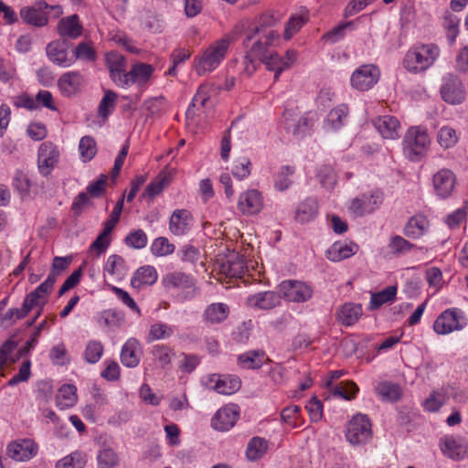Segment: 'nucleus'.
<instances>
[{
    "label": "nucleus",
    "instance_id": "f257e3e1",
    "mask_svg": "<svg viewBox=\"0 0 468 468\" xmlns=\"http://www.w3.org/2000/svg\"><path fill=\"white\" fill-rule=\"evenodd\" d=\"M439 55L440 48L434 44H416L406 53L404 67L413 73L424 71L434 64Z\"/></svg>",
    "mask_w": 468,
    "mask_h": 468
},
{
    "label": "nucleus",
    "instance_id": "f03ea898",
    "mask_svg": "<svg viewBox=\"0 0 468 468\" xmlns=\"http://www.w3.org/2000/svg\"><path fill=\"white\" fill-rule=\"evenodd\" d=\"M229 47V39L221 38L205 48L194 59V69L197 75L203 76L215 70L225 58Z\"/></svg>",
    "mask_w": 468,
    "mask_h": 468
},
{
    "label": "nucleus",
    "instance_id": "7ed1b4c3",
    "mask_svg": "<svg viewBox=\"0 0 468 468\" xmlns=\"http://www.w3.org/2000/svg\"><path fill=\"white\" fill-rule=\"evenodd\" d=\"M402 144L406 158L411 162H420L430 149L431 139L425 128L412 126L406 132Z\"/></svg>",
    "mask_w": 468,
    "mask_h": 468
},
{
    "label": "nucleus",
    "instance_id": "20e7f679",
    "mask_svg": "<svg viewBox=\"0 0 468 468\" xmlns=\"http://www.w3.org/2000/svg\"><path fill=\"white\" fill-rule=\"evenodd\" d=\"M316 120V114L311 112L298 117L292 111H286L282 122L289 133L294 136H304L309 133Z\"/></svg>",
    "mask_w": 468,
    "mask_h": 468
},
{
    "label": "nucleus",
    "instance_id": "39448f33",
    "mask_svg": "<svg viewBox=\"0 0 468 468\" xmlns=\"http://www.w3.org/2000/svg\"><path fill=\"white\" fill-rule=\"evenodd\" d=\"M371 436V422L367 415L356 414L348 422L346 437L351 444H365L370 440Z\"/></svg>",
    "mask_w": 468,
    "mask_h": 468
},
{
    "label": "nucleus",
    "instance_id": "423d86ee",
    "mask_svg": "<svg viewBox=\"0 0 468 468\" xmlns=\"http://www.w3.org/2000/svg\"><path fill=\"white\" fill-rule=\"evenodd\" d=\"M465 324L462 311L455 308L447 309L437 317L433 324V329L439 335H447L463 329Z\"/></svg>",
    "mask_w": 468,
    "mask_h": 468
},
{
    "label": "nucleus",
    "instance_id": "0eeeda50",
    "mask_svg": "<svg viewBox=\"0 0 468 468\" xmlns=\"http://www.w3.org/2000/svg\"><path fill=\"white\" fill-rule=\"evenodd\" d=\"M313 288L300 281L287 280L279 285V293L287 301L292 303H304L313 296Z\"/></svg>",
    "mask_w": 468,
    "mask_h": 468
},
{
    "label": "nucleus",
    "instance_id": "6e6552de",
    "mask_svg": "<svg viewBox=\"0 0 468 468\" xmlns=\"http://www.w3.org/2000/svg\"><path fill=\"white\" fill-rule=\"evenodd\" d=\"M383 199V193L379 190L364 193L351 201L349 209L356 216L362 217L378 209Z\"/></svg>",
    "mask_w": 468,
    "mask_h": 468
},
{
    "label": "nucleus",
    "instance_id": "1a4fd4ad",
    "mask_svg": "<svg viewBox=\"0 0 468 468\" xmlns=\"http://www.w3.org/2000/svg\"><path fill=\"white\" fill-rule=\"evenodd\" d=\"M380 70L373 64L362 65L351 76V85L361 91L370 90L379 80Z\"/></svg>",
    "mask_w": 468,
    "mask_h": 468
},
{
    "label": "nucleus",
    "instance_id": "9d476101",
    "mask_svg": "<svg viewBox=\"0 0 468 468\" xmlns=\"http://www.w3.org/2000/svg\"><path fill=\"white\" fill-rule=\"evenodd\" d=\"M162 282L167 290L182 291L180 298L186 300L195 294L193 279L181 271H174L164 276Z\"/></svg>",
    "mask_w": 468,
    "mask_h": 468
},
{
    "label": "nucleus",
    "instance_id": "9b49d317",
    "mask_svg": "<svg viewBox=\"0 0 468 468\" xmlns=\"http://www.w3.org/2000/svg\"><path fill=\"white\" fill-rule=\"evenodd\" d=\"M456 176L447 168L440 169L432 176V186L435 195L441 199L448 198L453 192Z\"/></svg>",
    "mask_w": 468,
    "mask_h": 468
},
{
    "label": "nucleus",
    "instance_id": "f8f14e48",
    "mask_svg": "<svg viewBox=\"0 0 468 468\" xmlns=\"http://www.w3.org/2000/svg\"><path fill=\"white\" fill-rule=\"evenodd\" d=\"M442 99L451 104H459L464 100V90L460 79L453 74H447L442 79L441 87Z\"/></svg>",
    "mask_w": 468,
    "mask_h": 468
},
{
    "label": "nucleus",
    "instance_id": "ddd939ff",
    "mask_svg": "<svg viewBox=\"0 0 468 468\" xmlns=\"http://www.w3.org/2000/svg\"><path fill=\"white\" fill-rule=\"evenodd\" d=\"M204 384L218 394L230 395L239 389L241 383L237 377L212 374L206 378Z\"/></svg>",
    "mask_w": 468,
    "mask_h": 468
},
{
    "label": "nucleus",
    "instance_id": "4468645a",
    "mask_svg": "<svg viewBox=\"0 0 468 468\" xmlns=\"http://www.w3.org/2000/svg\"><path fill=\"white\" fill-rule=\"evenodd\" d=\"M106 65L112 80L119 87L127 88L125 58L117 52H109L106 55Z\"/></svg>",
    "mask_w": 468,
    "mask_h": 468
},
{
    "label": "nucleus",
    "instance_id": "2eb2a0df",
    "mask_svg": "<svg viewBox=\"0 0 468 468\" xmlns=\"http://www.w3.org/2000/svg\"><path fill=\"white\" fill-rule=\"evenodd\" d=\"M442 453L452 460H462L466 456L468 443L460 436H444L440 440Z\"/></svg>",
    "mask_w": 468,
    "mask_h": 468
},
{
    "label": "nucleus",
    "instance_id": "dca6fc26",
    "mask_svg": "<svg viewBox=\"0 0 468 468\" xmlns=\"http://www.w3.org/2000/svg\"><path fill=\"white\" fill-rule=\"evenodd\" d=\"M239 415V407L234 404L226 405L220 408L211 420L213 429L220 431H226L231 429Z\"/></svg>",
    "mask_w": 468,
    "mask_h": 468
},
{
    "label": "nucleus",
    "instance_id": "f3484780",
    "mask_svg": "<svg viewBox=\"0 0 468 468\" xmlns=\"http://www.w3.org/2000/svg\"><path fill=\"white\" fill-rule=\"evenodd\" d=\"M58 151L50 142H45L38 148L37 166L41 175L50 174L58 160Z\"/></svg>",
    "mask_w": 468,
    "mask_h": 468
},
{
    "label": "nucleus",
    "instance_id": "a211bd4d",
    "mask_svg": "<svg viewBox=\"0 0 468 468\" xmlns=\"http://www.w3.org/2000/svg\"><path fill=\"white\" fill-rule=\"evenodd\" d=\"M37 452V445L29 439L16 441L7 446V455L16 462L32 459Z\"/></svg>",
    "mask_w": 468,
    "mask_h": 468
},
{
    "label": "nucleus",
    "instance_id": "6ab92c4d",
    "mask_svg": "<svg viewBox=\"0 0 468 468\" xmlns=\"http://www.w3.org/2000/svg\"><path fill=\"white\" fill-rule=\"evenodd\" d=\"M262 207V196L258 190L250 189L239 195L238 208L243 215L258 214Z\"/></svg>",
    "mask_w": 468,
    "mask_h": 468
},
{
    "label": "nucleus",
    "instance_id": "aec40b11",
    "mask_svg": "<svg viewBox=\"0 0 468 468\" xmlns=\"http://www.w3.org/2000/svg\"><path fill=\"white\" fill-rule=\"evenodd\" d=\"M48 5L45 1L37 3L36 6H25L20 10V16L27 24L44 27L48 24Z\"/></svg>",
    "mask_w": 468,
    "mask_h": 468
},
{
    "label": "nucleus",
    "instance_id": "412c9836",
    "mask_svg": "<svg viewBox=\"0 0 468 468\" xmlns=\"http://www.w3.org/2000/svg\"><path fill=\"white\" fill-rule=\"evenodd\" d=\"M84 78L79 71H69L62 74L58 80V87L65 97H72L81 90Z\"/></svg>",
    "mask_w": 468,
    "mask_h": 468
},
{
    "label": "nucleus",
    "instance_id": "4be33fe9",
    "mask_svg": "<svg viewBox=\"0 0 468 468\" xmlns=\"http://www.w3.org/2000/svg\"><path fill=\"white\" fill-rule=\"evenodd\" d=\"M218 270L226 277L240 278L247 271V266L242 256L233 252L221 260Z\"/></svg>",
    "mask_w": 468,
    "mask_h": 468
},
{
    "label": "nucleus",
    "instance_id": "5701e85b",
    "mask_svg": "<svg viewBox=\"0 0 468 468\" xmlns=\"http://www.w3.org/2000/svg\"><path fill=\"white\" fill-rule=\"evenodd\" d=\"M69 45L65 39L50 42L46 48L48 58L60 67H69L74 62V58L68 56Z\"/></svg>",
    "mask_w": 468,
    "mask_h": 468
},
{
    "label": "nucleus",
    "instance_id": "b1692460",
    "mask_svg": "<svg viewBox=\"0 0 468 468\" xmlns=\"http://www.w3.org/2000/svg\"><path fill=\"white\" fill-rule=\"evenodd\" d=\"M193 217L186 209L175 210L169 219V229L176 236L186 234L192 228Z\"/></svg>",
    "mask_w": 468,
    "mask_h": 468
},
{
    "label": "nucleus",
    "instance_id": "393cba45",
    "mask_svg": "<svg viewBox=\"0 0 468 468\" xmlns=\"http://www.w3.org/2000/svg\"><path fill=\"white\" fill-rule=\"evenodd\" d=\"M358 250V245L355 242L336 241L325 251L326 258L334 262H338L355 255Z\"/></svg>",
    "mask_w": 468,
    "mask_h": 468
},
{
    "label": "nucleus",
    "instance_id": "a878e982",
    "mask_svg": "<svg viewBox=\"0 0 468 468\" xmlns=\"http://www.w3.org/2000/svg\"><path fill=\"white\" fill-rule=\"evenodd\" d=\"M376 129L385 139H397L400 134V123L397 118L389 115H384L374 121Z\"/></svg>",
    "mask_w": 468,
    "mask_h": 468
},
{
    "label": "nucleus",
    "instance_id": "bb28decb",
    "mask_svg": "<svg viewBox=\"0 0 468 468\" xmlns=\"http://www.w3.org/2000/svg\"><path fill=\"white\" fill-rule=\"evenodd\" d=\"M248 306L259 310H270L280 304V295L267 291L250 295L246 301Z\"/></svg>",
    "mask_w": 468,
    "mask_h": 468
},
{
    "label": "nucleus",
    "instance_id": "cd10ccee",
    "mask_svg": "<svg viewBox=\"0 0 468 468\" xmlns=\"http://www.w3.org/2000/svg\"><path fill=\"white\" fill-rule=\"evenodd\" d=\"M279 37L280 35L278 32L274 30H269L266 32L263 37L260 38L252 45L249 53L258 58L259 61H261L271 52L270 48L274 46L275 42L279 40Z\"/></svg>",
    "mask_w": 468,
    "mask_h": 468
},
{
    "label": "nucleus",
    "instance_id": "c85d7f7f",
    "mask_svg": "<svg viewBox=\"0 0 468 468\" xmlns=\"http://www.w3.org/2000/svg\"><path fill=\"white\" fill-rule=\"evenodd\" d=\"M430 222L421 214L412 216L403 228V234L412 239L421 238L429 229Z\"/></svg>",
    "mask_w": 468,
    "mask_h": 468
},
{
    "label": "nucleus",
    "instance_id": "c756f323",
    "mask_svg": "<svg viewBox=\"0 0 468 468\" xmlns=\"http://www.w3.org/2000/svg\"><path fill=\"white\" fill-rule=\"evenodd\" d=\"M154 73V68L150 64L136 63L132 66L131 69L126 73L127 87L131 84L144 85L148 82Z\"/></svg>",
    "mask_w": 468,
    "mask_h": 468
},
{
    "label": "nucleus",
    "instance_id": "7c9ffc66",
    "mask_svg": "<svg viewBox=\"0 0 468 468\" xmlns=\"http://www.w3.org/2000/svg\"><path fill=\"white\" fill-rule=\"evenodd\" d=\"M158 278L156 270L150 265L140 267L131 279V285L134 289L140 290L144 286L154 284Z\"/></svg>",
    "mask_w": 468,
    "mask_h": 468
},
{
    "label": "nucleus",
    "instance_id": "2f4dec72",
    "mask_svg": "<svg viewBox=\"0 0 468 468\" xmlns=\"http://www.w3.org/2000/svg\"><path fill=\"white\" fill-rule=\"evenodd\" d=\"M349 110L346 104H339L332 109L324 121V126L332 131H337L342 128L348 118Z\"/></svg>",
    "mask_w": 468,
    "mask_h": 468
},
{
    "label": "nucleus",
    "instance_id": "473e14b6",
    "mask_svg": "<svg viewBox=\"0 0 468 468\" xmlns=\"http://www.w3.org/2000/svg\"><path fill=\"white\" fill-rule=\"evenodd\" d=\"M318 214V202L314 197H307L302 201L295 211V220L304 224L312 221Z\"/></svg>",
    "mask_w": 468,
    "mask_h": 468
},
{
    "label": "nucleus",
    "instance_id": "72a5a7b5",
    "mask_svg": "<svg viewBox=\"0 0 468 468\" xmlns=\"http://www.w3.org/2000/svg\"><path fill=\"white\" fill-rule=\"evenodd\" d=\"M140 344L134 338H130L122 346L121 351V362L127 367H135L140 362Z\"/></svg>",
    "mask_w": 468,
    "mask_h": 468
},
{
    "label": "nucleus",
    "instance_id": "f704fd0d",
    "mask_svg": "<svg viewBox=\"0 0 468 468\" xmlns=\"http://www.w3.org/2000/svg\"><path fill=\"white\" fill-rule=\"evenodd\" d=\"M362 314L361 304L347 303L342 305L338 310L337 319L342 324L350 326L358 321Z\"/></svg>",
    "mask_w": 468,
    "mask_h": 468
},
{
    "label": "nucleus",
    "instance_id": "c9c22d12",
    "mask_svg": "<svg viewBox=\"0 0 468 468\" xmlns=\"http://www.w3.org/2000/svg\"><path fill=\"white\" fill-rule=\"evenodd\" d=\"M267 360L262 350H250L238 356V364L245 369H258Z\"/></svg>",
    "mask_w": 468,
    "mask_h": 468
},
{
    "label": "nucleus",
    "instance_id": "e433bc0d",
    "mask_svg": "<svg viewBox=\"0 0 468 468\" xmlns=\"http://www.w3.org/2000/svg\"><path fill=\"white\" fill-rule=\"evenodd\" d=\"M58 29L61 37L74 39L81 35L82 27L79 23V16L73 15L61 19L58 25Z\"/></svg>",
    "mask_w": 468,
    "mask_h": 468
},
{
    "label": "nucleus",
    "instance_id": "4c0bfd02",
    "mask_svg": "<svg viewBox=\"0 0 468 468\" xmlns=\"http://www.w3.org/2000/svg\"><path fill=\"white\" fill-rule=\"evenodd\" d=\"M76 388L73 385H63L56 396V405L60 410L73 407L77 402Z\"/></svg>",
    "mask_w": 468,
    "mask_h": 468
},
{
    "label": "nucleus",
    "instance_id": "58836bf2",
    "mask_svg": "<svg viewBox=\"0 0 468 468\" xmlns=\"http://www.w3.org/2000/svg\"><path fill=\"white\" fill-rule=\"evenodd\" d=\"M268 450V441L261 437H253L248 442L246 449L247 459L250 462L261 459Z\"/></svg>",
    "mask_w": 468,
    "mask_h": 468
},
{
    "label": "nucleus",
    "instance_id": "ea45409f",
    "mask_svg": "<svg viewBox=\"0 0 468 468\" xmlns=\"http://www.w3.org/2000/svg\"><path fill=\"white\" fill-rule=\"evenodd\" d=\"M229 314V308L223 303H211L205 311V319L210 324H219L225 321Z\"/></svg>",
    "mask_w": 468,
    "mask_h": 468
},
{
    "label": "nucleus",
    "instance_id": "a19ab883",
    "mask_svg": "<svg viewBox=\"0 0 468 468\" xmlns=\"http://www.w3.org/2000/svg\"><path fill=\"white\" fill-rule=\"evenodd\" d=\"M277 21L278 17H276L273 13H263L259 17L257 25L246 31V41L251 40V38L259 33H263L265 28L273 27Z\"/></svg>",
    "mask_w": 468,
    "mask_h": 468
},
{
    "label": "nucleus",
    "instance_id": "79ce46f5",
    "mask_svg": "<svg viewBox=\"0 0 468 468\" xmlns=\"http://www.w3.org/2000/svg\"><path fill=\"white\" fill-rule=\"evenodd\" d=\"M175 333V327L165 323L157 322L153 324L146 337L147 342L167 339Z\"/></svg>",
    "mask_w": 468,
    "mask_h": 468
},
{
    "label": "nucleus",
    "instance_id": "37998d69",
    "mask_svg": "<svg viewBox=\"0 0 468 468\" xmlns=\"http://www.w3.org/2000/svg\"><path fill=\"white\" fill-rule=\"evenodd\" d=\"M261 63H263L266 66V69L270 71H274V80H277L279 79L280 74L287 68H289V63L283 62V58H282L278 53L271 51L267 57L261 60Z\"/></svg>",
    "mask_w": 468,
    "mask_h": 468
},
{
    "label": "nucleus",
    "instance_id": "c03bdc74",
    "mask_svg": "<svg viewBox=\"0 0 468 468\" xmlns=\"http://www.w3.org/2000/svg\"><path fill=\"white\" fill-rule=\"evenodd\" d=\"M397 294V288L395 286H388L384 290L371 294L370 308L378 309L384 303H392Z\"/></svg>",
    "mask_w": 468,
    "mask_h": 468
},
{
    "label": "nucleus",
    "instance_id": "a18cd8bd",
    "mask_svg": "<svg viewBox=\"0 0 468 468\" xmlns=\"http://www.w3.org/2000/svg\"><path fill=\"white\" fill-rule=\"evenodd\" d=\"M378 395L386 401H396L400 398V388L398 384L384 381L376 387Z\"/></svg>",
    "mask_w": 468,
    "mask_h": 468
},
{
    "label": "nucleus",
    "instance_id": "49530a36",
    "mask_svg": "<svg viewBox=\"0 0 468 468\" xmlns=\"http://www.w3.org/2000/svg\"><path fill=\"white\" fill-rule=\"evenodd\" d=\"M103 345L99 340H90L83 352V358L89 364L97 363L102 356Z\"/></svg>",
    "mask_w": 468,
    "mask_h": 468
},
{
    "label": "nucleus",
    "instance_id": "de8ad7c7",
    "mask_svg": "<svg viewBox=\"0 0 468 468\" xmlns=\"http://www.w3.org/2000/svg\"><path fill=\"white\" fill-rule=\"evenodd\" d=\"M295 169L293 166L291 165H284L282 166L280 171L275 176L274 180V186L275 188L279 191H284L288 189L292 184V181L291 179V176L294 174Z\"/></svg>",
    "mask_w": 468,
    "mask_h": 468
},
{
    "label": "nucleus",
    "instance_id": "09e8293b",
    "mask_svg": "<svg viewBox=\"0 0 468 468\" xmlns=\"http://www.w3.org/2000/svg\"><path fill=\"white\" fill-rule=\"evenodd\" d=\"M117 97L116 92L110 90H104V95L101 100L98 108L99 115L101 117L106 119L112 112Z\"/></svg>",
    "mask_w": 468,
    "mask_h": 468
},
{
    "label": "nucleus",
    "instance_id": "8fccbe9b",
    "mask_svg": "<svg viewBox=\"0 0 468 468\" xmlns=\"http://www.w3.org/2000/svg\"><path fill=\"white\" fill-rule=\"evenodd\" d=\"M79 150L83 162L90 161L97 153L95 140L90 136H83L80 141Z\"/></svg>",
    "mask_w": 468,
    "mask_h": 468
},
{
    "label": "nucleus",
    "instance_id": "3c124183",
    "mask_svg": "<svg viewBox=\"0 0 468 468\" xmlns=\"http://www.w3.org/2000/svg\"><path fill=\"white\" fill-rule=\"evenodd\" d=\"M86 464V457L80 452L62 458L56 463V468H83Z\"/></svg>",
    "mask_w": 468,
    "mask_h": 468
},
{
    "label": "nucleus",
    "instance_id": "603ef678",
    "mask_svg": "<svg viewBox=\"0 0 468 468\" xmlns=\"http://www.w3.org/2000/svg\"><path fill=\"white\" fill-rule=\"evenodd\" d=\"M333 395L350 400L358 392V388L354 382H341L331 388Z\"/></svg>",
    "mask_w": 468,
    "mask_h": 468
},
{
    "label": "nucleus",
    "instance_id": "864d4df0",
    "mask_svg": "<svg viewBox=\"0 0 468 468\" xmlns=\"http://www.w3.org/2000/svg\"><path fill=\"white\" fill-rule=\"evenodd\" d=\"M175 245L165 237L155 239L150 248L152 254L157 257L170 255L175 251Z\"/></svg>",
    "mask_w": 468,
    "mask_h": 468
},
{
    "label": "nucleus",
    "instance_id": "5fc2aeb1",
    "mask_svg": "<svg viewBox=\"0 0 468 468\" xmlns=\"http://www.w3.org/2000/svg\"><path fill=\"white\" fill-rule=\"evenodd\" d=\"M437 141L445 149L453 147L458 142L456 131L449 126L441 127L438 133Z\"/></svg>",
    "mask_w": 468,
    "mask_h": 468
},
{
    "label": "nucleus",
    "instance_id": "6e6d98bb",
    "mask_svg": "<svg viewBox=\"0 0 468 468\" xmlns=\"http://www.w3.org/2000/svg\"><path fill=\"white\" fill-rule=\"evenodd\" d=\"M147 235L143 229H135L131 231L126 235L124 239L126 246L135 250H141L144 248L147 245Z\"/></svg>",
    "mask_w": 468,
    "mask_h": 468
},
{
    "label": "nucleus",
    "instance_id": "4d7b16f0",
    "mask_svg": "<svg viewBox=\"0 0 468 468\" xmlns=\"http://www.w3.org/2000/svg\"><path fill=\"white\" fill-rule=\"evenodd\" d=\"M99 468H114L118 465L119 458L111 448H103L97 455Z\"/></svg>",
    "mask_w": 468,
    "mask_h": 468
},
{
    "label": "nucleus",
    "instance_id": "13d9d810",
    "mask_svg": "<svg viewBox=\"0 0 468 468\" xmlns=\"http://www.w3.org/2000/svg\"><path fill=\"white\" fill-rule=\"evenodd\" d=\"M388 248L393 254H405L414 248V244L401 236L394 235L389 239Z\"/></svg>",
    "mask_w": 468,
    "mask_h": 468
},
{
    "label": "nucleus",
    "instance_id": "bf43d9fd",
    "mask_svg": "<svg viewBox=\"0 0 468 468\" xmlns=\"http://www.w3.org/2000/svg\"><path fill=\"white\" fill-rule=\"evenodd\" d=\"M251 163L248 157H239L234 162L232 175L239 180L247 178L250 175Z\"/></svg>",
    "mask_w": 468,
    "mask_h": 468
},
{
    "label": "nucleus",
    "instance_id": "052dcab7",
    "mask_svg": "<svg viewBox=\"0 0 468 468\" xmlns=\"http://www.w3.org/2000/svg\"><path fill=\"white\" fill-rule=\"evenodd\" d=\"M317 177L320 184L326 189L334 188L336 184V175L329 165H323L317 173Z\"/></svg>",
    "mask_w": 468,
    "mask_h": 468
},
{
    "label": "nucleus",
    "instance_id": "680f3d73",
    "mask_svg": "<svg viewBox=\"0 0 468 468\" xmlns=\"http://www.w3.org/2000/svg\"><path fill=\"white\" fill-rule=\"evenodd\" d=\"M152 353L163 367L169 365L172 357L175 356L174 350L165 345L154 346Z\"/></svg>",
    "mask_w": 468,
    "mask_h": 468
},
{
    "label": "nucleus",
    "instance_id": "e2e57ef3",
    "mask_svg": "<svg viewBox=\"0 0 468 468\" xmlns=\"http://www.w3.org/2000/svg\"><path fill=\"white\" fill-rule=\"evenodd\" d=\"M48 292L38 285L33 292L27 295L24 302L27 304L31 310L34 306H43L46 303V297Z\"/></svg>",
    "mask_w": 468,
    "mask_h": 468
},
{
    "label": "nucleus",
    "instance_id": "0e129e2a",
    "mask_svg": "<svg viewBox=\"0 0 468 468\" xmlns=\"http://www.w3.org/2000/svg\"><path fill=\"white\" fill-rule=\"evenodd\" d=\"M17 79L16 69L15 66L0 57V81L4 83H11Z\"/></svg>",
    "mask_w": 468,
    "mask_h": 468
},
{
    "label": "nucleus",
    "instance_id": "69168bd1",
    "mask_svg": "<svg viewBox=\"0 0 468 468\" xmlns=\"http://www.w3.org/2000/svg\"><path fill=\"white\" fill-rule=\"evenodd\" d=\"M208 100H209V95L207 94L206 88L199 87V89L197 90V93L195 94V96L191 101V104L189 105V107L186 111V116L187 117H189L190 115L193 116L195 114L194 109L195 108L199 109L201 107H205L206 103Z\"/></svg>",
    "mask_w": 468,
    "mask_h": 468
},
{
    "label": "nucleus",
    "instance_id": "338daca9",
    "mask_svg": "<svg viewBox=\"0 0 468 468\" xmlns=\"http://www.w3.org/2000/svg\"><path fill=\"white\" fill-rule=\"evenodd\" d=\"M122 321V315L115 310H106L100 314L99 323L106 327H117Z\"/></svg>",
    "mask_w": 468,
    "mask_h": 468
},
{
    "label": "nucleus",
    "instance_id": "774afa93",
    "mask_svg": "<svg viewBox=\"0 0 468 468\" xmlns=\"http://www.w3.org/2000/svg\"><path fill=\"white\" fill-rule=\"evenodd\" d=\"M13 186L21 194H28L31 187V182L26 173L17 170L13 178Z\"/></svg>",
    "mask_w": 468,
    "mask_h": 468
}]
</instances>
